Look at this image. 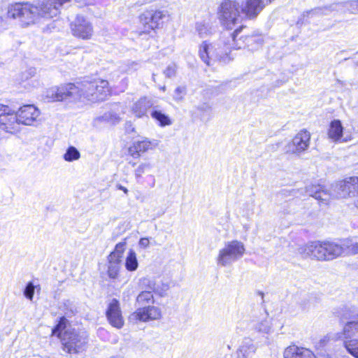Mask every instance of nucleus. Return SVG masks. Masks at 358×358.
<instances>
[{
    "label": "nucleus",
    "instance_id": "obj_34",
    "mask_svg": "<svg viewBox=\"0 0 358 358\" xmlns=\"http://www.w3.org/2000/svg\"><path fill=\"white\" fill-rule=\"evenodd\" d=\"M343 346L349 354L355 358H358V339L352 338L344 340Z\"/></svg>",
    "mask_w": 358,
    "mask_h": 358
},
{
    "label": "nucleus",
    "instance_id": "obj_42",
    "mask_svg": "<svg viewBox=\"0 0 358 358\" xmlns=\"http://www.w3.org/2000/svg\"><path fill=\"white\" fill-rule=\"evenodd\" d=\"M176 65L175 64H171L169 65L164 71V74L166 78H171L176 76Z\"/></svg>",
    "mask_w": 358,
    "mask_h": 358
},
{
    "label": "nucleus",
    "instance_id": "obj_8",
    "mask_svg": "<svg viewBox=\"0 0 358 358\" xmlns=\"http://www.w3.org/2000/svg\"><path fill=\"white\" fill-rule=\"evenodd\" d=\"M245 252V245L241 241L234 240L227 242L224 247L219 251L217 263L221 266H230L241 259Z\"/></svg>",
    "mask_w": 358,
    "mask_h": 358
},
{
    "label": "nucleus",
    "instance_id": "obj_30",
    "mask_svg": "<svg viewBox=\"0 0 358 358\" xmlns=\"http://www.w3.org/2000/svg\"><path fill=\"white\" fill-rule=\"evenodd\" d=\"M126 247L127 242L126 238H124L122 241L116 244L114 250L110 253V255L108 257V259L122 262V258L126 250Z\"/></svg>",
    "mask_w": 358,
    "mask_h": 358
},
{
    "label": "nucleus",
    "instance_id": "obj_32",
    "mask_svg": "<svg viewBox=\"0 0 358 358\" xmlns=\"http://www.w3.org/2000/svg\"><path fill=\"white\" fill-rule=\"evenodd\" d=\"M68 320L65 317H62L59 318L58 323L56 326L52 329V334L54 336H57L62 340V337L63 336L64 332L66 329L72 328L71 327H67Z\"/></svg>",
    "mask_w": 358,
    "mask_h": 358
},
{
    "label": "nucleus",
    "instance_id": "obj_46",
    "mask_svg": "<svg viewBox=\"0 0 358 358\" xmlns=\"http://www.w3.org/2000/svg\"><path fill=\"white\" fill-rule=\"evenodd\" d=\"M78 3V6L83 7L87 5L93 4L94 1V0H75Z\"/></svg>",
    "mask_w": 358,
    "mask_h": 358
},
{
    "label": "nucleus",
    "instance_id": "obj_25",
    "mask_svg": "<svg viewBox=\"0 0 358 358\" xmlns=\"http://www.w3.org/2000/svg\"><path fill=\"white\" fill-rule=\"evenodd\" d=\"M256 351V347L250 340L244 341L237 350V358H248Z\"/></svg>",
    "mask_w": 358,
    "mask_h": 358
},
{
    "label": "nucleus",
    "instance_id": "obj_29",
    "mask_svg": "<svg viewBox=\"0 0 358 358\" xmlns=\"http://www.w3.org/2000/svg\"><path fill=\"white\" fill-rule=\"evenodd\" d=\"M151 117L157 121L160 126L165 127L171 124L170 117L158 108L155 107L151 112Z\"/></svg>",
    "mask_w": 358,
    "mask_h": 358
},
{
    "label": "nucleus",
    "instance_id": "obj_41",
    "mask_svg": "<svg viewBox=\"0 0 358 358\" xmlns=\"http://www.w3.org/2000/svg\"><path fill=\"white\" fill-rule=\"evenodd\" d=\"M340 3H338L339 5ZM345 7H347L351 13H357L358 12V0L351 1L342 3Z\"/></svg>",
    "mask_w": 358,
    "mask_h": 358
},
{
    "label": "nucleus",
    "instance_id": "obj_10",
    "mask_svg": "<svg viewBox=\"0 0 358 358\" xmlns=\"http://www.w3.org/2000/svg\"><path fill=\"white\" fill-rule=\"evenodd\" d=\"M334 191V196L337 199L357 197L354 204L358 208V177H348L337 182Z\"/></svg>",
    "mask_w": 358,
    "mask_h": 358
},
{
    "label": "nucleus",
    "instance_id": "obj_33",
    "mask_svg": "<svg viewBox=\"0 0 358 358\" xmlns=\"http://www.w3.org/2000/svg\"><path fill=\"white\" fill-rule=\"evenodd\" d=\"M138 266L136 252L129 250L125 261V267L129 271H134Z\"/></svg>",
    "mask_w": 358,
    "mask_h": 358
},
{
    "label": "nucleus",
    "instance_id": "obj_16",
    "mask_svg": "<svg viewBox=\"0 0 358 358\" xmlns=\"http://www.w3.org/2000/svg\"><path fill=\"white\" fill-rule=\"evenodd\" d=\"M106 315L109 323L117 329H121L124 325V320L122 315L120 302L116 299H113L108 306Z\"/></svg>",
    "mask_w": 358,
    "mask_h": 358
},
{
    "label": "nucleus",
    "instance_id": "obj_54",
    "mask_svg": "<svg viewBox=\"0 0 358 358\" xmlns=\"http://www.w3.org/2000/svg\"><path fill=\"white\" fill-rule=\"evenodd\" d=\"M308 308H309V307H306V306L302 307L303 310H306V309H308Z\"/></svg>",
    "mask_w": 358,
    "mask_h": 358
},
{
    "label": "nucleus",
    "instance_id": "obj_4",
    "mask_svg": "<svg viewBox=\"0 0 358 358\" xmlns=\"http://www.w3.org/2000/svg\"><path fill=\"white\" fill-rule=\"evenodd\" d=\"M237 32L225 31L222 34L220 41L211 45L206 41L203 42L199 48V56L201 60L210 66L212 61H217L227 64L233 59L231 54L234 49V43Z\"/></svg>",
    "mask_w": 358,
    "mask_h": 358
},
{
    "label": "nucleus",
    "instance_id": "obj_28",
    "mask_svg": "<svg viewBox=\"0 0 358 358\" xmlns=\"http://www.w3.org/2000/svg\"><path fill=\"white\" fill-rule=\"evenodd\" d=\"M338 6V3H333L329 6H326L324 7H317L313 9H311L310 10H307L303 12V17H308L309 15L314 16V15H327L328 12H331L333 10H336V6Z\"/></svg>",
    "mask_w": 358,
    "mask_h": 358
},
{
    "label": "nucleus",
    "instance_id": "obj_49",
    "mask_svg": "<svg viewBox=\"0 0 358 358\" xmlns=\"http://www.w3.org/2000/svg\"><path fill=\"white\" fill-rule=\"evenodd\" d=\"M116 187L117 189H120V190H122L124 192V194H128V189L127 188H126L125 187L122 186V185L120 184H117L116 185Z\"/></svg>",
    "mask_w": 358,
    "mask_h": 358
},
{
    "label": "nucleus",
    "instance_id": "obj_23",
    "mask_svg": "<svg viewBox=\"0 0 358 358\" xmlns=\"http://www.w3.org/2000/svg\"><path fill=\"white\" fill-rule=\"evenodd\" d=\"M358 333V320L354 322H346L345 324L343 331L338 334V337L336 339L348 340L355 338V334ZM334 340V338H332Z\"/></svg>",
    "mask_w": 358,
    "mask_h": 358
},
{
    "label": "nucleus",
    "instance_id": "obj_47",
    "mask_svg": "<svg viewBox=\"0 0 358 358\" xmlns=\"http://www.w3.org/2000/svg\"><path fill=\"white\" fill-rule=\"evenodd\" d=\"M150 241L148 238H142L139 241V245L145 248H148L149 245Z\"/></svg>",
    "mask_w": 358,
    "mask_h": 358
},
{
    "label": "nucleus",
    "instance_id": "obj_38",
    "mask_svg": "<svg viewBox=\"0 0 358 358\" xmlns=\"http://www.w3.org/2000/svg\"><path fill=\"white\" fill-rule=\"evenodd\" d=\"M152 168V166L149 162H144L139 164L134 171V176L136 179H140L143 173L150 171Z\"/></svg>",
    "mask_w": 358,
    "mask_h": 358
},
{
    "label": "nucleus",
    "instance_id": "obj_53",
    "mask_svg": "<svg viewBox=\"0 0 358 358\" xmlns=\"http://www.w3.org/2000/svg\"><path fill=\"white\" fill-rule=\"evenodd\" d=\"M265 1H266V3L268 4V3H271L272 1H273L274 0H265Z\"/></svg>",
    "mask_w": 358,
    "mask_h": 358
},
{
    "label": "nucleus",
    "instance_id": "obj_13",
    "mask_svg": "<svg viewBox=\"0 0 358 358\" xmlns=\"http://www.w3.org/2000/svg\"><path fill=\"white\" fill-rule=\"evenodd\" d=\"M72 34L84 40L90 39L93 34L92 24L83 16L77 15L71 23Z\"/></svg>",
    "mask_w": 358,
    "mask_h": 358
},
{
    "label": "nucleus",
    "instance_id": "obj_5",
    "mask_svg": "<svg viewBox=\"0 0 358 358\" xmlns=\"http://www.w3.org/2000/svg\"><path fill=\"white\" fill-rule=\"evenodd\" d=\"M154 296L151 291H142L136 296V304L138 306L135 312L129 316L133 321L148 322L158 320L161 317V310L154 306H146L154 303Z\"/></svg>",
    "mask_w": 358,
    "mask_h": 358
},
{
    "label": "nucleus",
    "instance_id": "obj_9",
    "mask_svg": "<svg viewBox=\"0 0 358 358\" xmlns=\"http://www.w3.org/2000/svg\"><path fill=\"white\" fill-rule=\"evenodd\" d=\"M244 27L240 26L233 32H237L234 40V49L248 48L249 50H257L262 47L264 38L262 34L257 31L243 34Z\"/></svg>",
    "mask_w": 358,
    "mask_h": 358
},
{
    "label": "nucleus",
    "instance_id": "obj_19",
    "mask_svg": "<svg viewBox=\"0 0 358 358\" xmlns=\"http://www.w3.org/2000/svg\"><path fill=\"white\" fill-rule=\"evenodd\" d=\"M336 185H332L331 192L327 190L324 186L321 185H310L306 187V193L317 200L322 201H328L331 198H336L334 196V187Z\"/></svg>",
    "mask_w": 358,
    "mask_h": 358
},
{
    "label": "nucleus",
    "instance_id": "obj_2",
    "mask_svg": "<svg viewBox=\"0 0 358 358\" xmlns=\"http://www.w3.org/2000/svg\"><path fill=\"white\" fill-rule=\"evenodd\" d=\"M79 92L80 96L92 102L102 101L109 95L108 82L100 78L85 80L82 83L80 90L73 83H67L61 87L55 86L47 90L46 97L51 101H59L75 98Z\"/></svg>",
    "mask_w": 358,
    "mask_h": 358
},
{
    "label": "nucleus",
    "instance_id": "obj_7",
    "mask_svg": "<svg viewBox=\"0 0 358 358\" xmlns=\"http://www.w3.org/2000/svg\"><path fill=\"white\" fill-rule=\"evenodd\" d=\"M241 4L237 1L224 0L218 10L220 24L227 29H232L241 20Z\"/></svg>",
    "mask_w": 358,
    "mask_h": 358
},
{
    "label": "nucleus",
    "instance_id": "obj_31",
    "mask_svg": "<svg viewBox=\"0 0 358 358\" xmlns=\"http://www.w3.org/2000/svg\"><path fill=\"white\" fill-rule=\"evenodd\" d=\"M195 29L201 38H205L210 36L213 32L211 25L205 21L196 22Z\"/></svg>",
    "mask_w": 358,
    "mask_h": 358
},
{
    "label": "nucleus",
    "instance_id": "obj_3",
    "mask_svg": "<svg viewBox=\"0 0 358 358\" xmlns=\"http://www.w3.org/2000/svg\"><path fill=\"white\" fill-rule=\"evenodd\" d=\"M303 258L318 261H331L341 256L358 253V243L345 239L340 242L312 241L298 248Z\"/></svg>",
    "mask_w": 358,
    "mask_h": 358
},
{
    "label": "nucleus",
    "instance_id": "obj_50",
    "mask_svg": "<svg viewBox=\"0 0 358 358\" xmlns=\"http://www.w3.org/2000/svg\"><path fill=\"white\" fill-rule=\"evenodd\" d=\"M257 294L261 296L262 299V303H264V294L262 291H257Z\"/></svg>",
    "mask_w": 358,
    "mask_h": 358
},
{
    "label": "nucleus",
    "instance_id": "obj_48",
    "mask_svg": "<svg viewBox=\"0 0 358 358\" xmlns=\"http://www.w3.org/2000/svg\"><path fill=\"white\" fill-rule=\"evenodd\" d=\"M55 22L53 21L51 23L48 24L45 27L43 28V30L44 32L45 31H50L52 29L55 28Z\"/></svg>",
    "mask_w": 358,
    "mask_h": 358
},
{
    "label": "nucleus",
    "instance_id": "obj_35",
    "mask_svg": "<svg viewBox=\"0 0 358 358\" xmlns=\"http://www.w3.org/2000/svg\"><path fill=\"white\" fill-rule=\"evenodd\" d=\"M121 262L108 259V275L110 278L115 279L118 276Z\"/></svg>",
    "mask_w": 358,
    "mask_h": 358
},
{
    "label": "nucleus",
    "instance_id": "obj_15",
    "mask_svg": "<svg viewBox=\"0 0 358 358\" xmlns=\"http://www.w3.org/2000/svg\"><path fill=\"white\" fill-rule=\"evenodd\" d=\"M268 316V314L265 309L259 316L253 314L249 324L250 329L259 334H269L272 331V326Z\"/></svg>",
    "mask_w": 358,
    "mask_h": 358
},
{
    "label": "nucleus",
    "instance_id": "obj_27",
    "mask_svg": "<svg viewBox=\"0 0 358 358\" xmlns=\"http://www.w3.org/2000/svg\"><path fill=\"white\" fill-rule=\"evenodd\" d=\"M338 316L347 322L358 321V308L345 306L341 309Z\"/></svg>",
    "mask_w": 358,
    "mask_h": 358
},
{
    "label": "nucleus",
    "instance_id": "obj_22",
    "mask_svg": "<svg viewBox=\"0 0 358 358\" xmlns=\"http://www.w3.org/2000/svg\"><path fill=\"white\" fill-rule=\"evenodd\" d=\"M140 285L145 291H151V293H155L159 296H163L167 290L168 286L164 285L162 282H157L155 279L150 278H143L140 280Z\"/></svg>",
    "mask_w": 358,
    "mask_h": 358
},
{
    "label": "nucleus",
    "instance_id": "obj_45",
    "mask_svg": "<svg viewBox=\"0 0 358 358\" xmlns=\"http://www.w3.org/2000/svg\"><path fill=\"white\" fill-rule=\"evenodd\" d=\"M35 73L34 69H29L27 71H25L22 73V80H28L29 78L32 77Z\"/></svg>",
    "mask_w": 358,
    "mask_h": 358
},
{
    "label": "nucleus",
    "instance_id": "obj_51",
    "mask_svg": "<svg viewBox=\"0 0 358 358\" xmlns=\"http://www.w3.org/2000/svg\"><path fill=\"white\" fill-rule=\"evenodd\" d=\"M74 314V310L73 308H71L70 309V313H66V315L68 316V317H70L71 315H73Z\"/></svg>",
    "mask_w": 358,
    "mask_h": 358
},
{
    "label": "nucleus",
    "instance_id": "obj_12",
    "mask_svg": "<svg viewBox=\"0 0 358 358\" xmlns=\"http://www.w3.org/2000/svg\"><path fill=\"white\" fill-rule=\"evenodd\" d=\"M165 16L166 12L163 10L145 11L140 16L141 23L143 26V30L140 33V35L149 34L151 31L158 28Z\"/></svg>",
    "mask_w": 358,
    "mask_h": 358
},
{
    "label": "nucleus",
    "instance_id": "obj_43",
    "mask_svg": "<svg viewBox=\"0 0 358 358\" xmlns=\"http://www.w3.org/2000/svg\"><path fill=\"white\" fill-rule=\"evenodd\" d=\"M330 341L331 337L329 336H324L316 343V347L318 349H323L327 346Z\"/></svg>",
    "mask_w": 358,
    "mask_h": 358
},
{
    "label": "nucleus",
    "instance_id": "obj_6",
    "mask_svg": "<svg viewBox=\"0 0 358 358\" xmlns=\"http://www.w3.org/2000/svg\"><path fill=\"white\" fill-rule=\"evenodd\" d=\"M88 342V334L85 331L69 328L62 337L63 350L68 353H79L84 351Z\"/></svg>",
    "mask_w": 358,
    "mask_h": 358
},
{
    "label": "nucleus",
    "instance_id": "obj_40",
    "mask_svg": "<svg viewBox=\"0 0 358 358\" xmlns=\"http://www.w3.org/2000/svg\"><path fill=\"white\" fill-rule=\"evenodd\" d=\"M37 286H35L32 282H29L24 289V296L29 300H32L34 294L35 289Z\"/></svg>",
    "mask_w": 358,
    "mask_h": 358
},
{
    "label": "nucleus",
    "instance_id": "obj_17",
    "mask_svg": "<svg viewBox=\"0 0 358 358\" xmlns=\"http://www.w3.org/2000/svg\"><path fill=\"white\" fill-rule=\"evenodd\" d=\"M16 114L20 125H31L39 116L40 112L34 105H25L20 107Z\"/></svg>",
    "mask_w": 358,
    "mask_h": 358
},
{
    "label": "nucleus",
    "instance_id": "obj_56",
    "mask_svg": "<svg viewBox=\"0 0 358 358\" xmlns=\"http://www.w3.org/2000/svg\"><path fill=\"white\" fill-rule=\"evenodd\" d=\"M162 90L163 91H165V90H166V87H165V86H163V87H162Z\"/></svg>",
    "mask_w": 358,
    "mask_h": 358
},
{
    "label": "nucleus",
    "instance_id": "obj_1",
    "mask_svg": "<svg viewBox=\"0 0 358 358\" xmlns=\"http://www.w3.org/2000/svg\"><path fill=\"white\" fill-rule=\"evenodd\" d=\"M71 0H41L36 3L17 2L8 8L7 17L17 20L26 27L39 22L41 18H52L60 12V8Z\"/></svg>",
    "mask_w": 358,
    "mask_h": 358
},
{
    "label": "nucleus",
    "instance_id": "obj_18",
    "mask_svg": "<svg viewBox=\"0 0 358 358\" xmlns=\"http://www.w3.org/2000/svg\"><path fill=\"white\" fill-rule=\"evenodd\" d=\"M264 0H245L241 5V12L249 19H254L266 6Z\"/></svg>",
    "mask_w": 358,
    "mask_h": 358
},
{
    "label": "nucleus",
    "instance_id": "obj_52",
    "mask_svg": "<svg viewBox=\"0 0 358 358\" xmlns=\"http://www.w3.org/2000/svg\"><path fill=\"white\" fill-rule=\"evenodd\" d=\"M129 164H131L133 167L135 166L136 165V162H129Z\"/></svg>",
    "mask_w": 358,
    "mask_h": 358
},
{
    "label": "nucleus",
    "instance_id": "obj_26",
    "mask_svg": "<svg viewBox=\"0 0 358 358\" xmlns=\"http://www.w3.org/2000/svg\"><path fill=\"white\" fill-rule=\"evenodd\" d=\"M151 106V103L145 97L141 98L134 103L132 112L138 117H142L146 114L148 109Z\"/></svg>",
    "mask_w": 358,
    "mask_h": 358
},
{
    "label": "nucleus",
    "instance_id": "obj_36",
    "mask_svg": "<svg viewBox=\"0 0 358 358\" xmlns=\"http://www.w3.org/2000/svg\"><path fill=\"white\" fill-rule=\"evenodd\" d=\"M98 120L101 122H106L112 124H115L120 122V118L117 113L113 111H108L99 117Z\"/></svg>",
    "mask_w": 358,
    "mask_h": 358
},
{
    "label": "nucleus",
    "instance_id": "obj_21",
    "mask_svg": "<svg viewBox=\"0 0 358 358\" xmlns=\"http://www.w3.org/2000/svg\"><path fill=\"white\" fill-rule=\"evenodd\" d=\"M284 358H316L315 354L308 348H300L295 345L285 348Z\"/></svg>",
    "mask_w": 358,
    "mask_h": 358
},
{
    "label": "nucleus",
    "instance_id": "obj_11",
    "mask_svg": "<svg viewBox=\"0 0 358 358\" xmlns=\"http://www.w3.org/2000/svg\"><path fill=\"white\" fill-rule=\"evenodd\" d=\"M0 129L12 134L20 130L16 113L3 104H0Z\"/></svg>",
    "mask_w": 358,
    "mask_h": 358
},
{
    "label": "nucleus",
    "instance_id": "obj_37",
    "mask_svg": "<svg viewBox=\"0 0 358 358\" xmlns=\"http://www.w3.org/2000/svg\"><path fill=\"white\" fill-rule=\"evenodd\" d=\"M80 157V152L74 146H70L64 155V159L66 162H73Z\"/></svg>",
    "mask_w": 358,
    "mask_h": 358
},
{
    "label": "nucleus",
    "instance_id": "obj_44",
    "mask_svg": "<svg viewBox=\"0 0 358 358\" xmlns=\"http://www.w3.org/2000/svg\"><path fill=\"white\" fill-rule=\"evenodd\" d=\"M197 109L201 113H209L211 111V106L208 103H203L197 107Z\"/></svg>",
    "mask_w": 358,
    "mask_h": 358
},
{
    "label": "nucleus",
    "instance_id": "obj_14",
    "mask_svg": "<svg viewBox=\"0 0 358 358\" xmlns=\"http://www.w3.org/2000/svg\"><path fill=\"white\" fill-rule=\"evenodd\" d=\"M310 134L306 130L299 132L286 146V152L301 153L306 150L310 143Z\"/></svg>",
    "mask_w": 358,
    "mask_h": 358
},
{
    "label": "nucleus",
    "instance_id": "obj_39",
    "mask_svg": "<svg viewBox=\"0 0 358 358\" xmlns=\"http://www.w3.org/2000/svg\"><path fill=\"white\" fill-rule=\"evenodd\" d=\"M186 93V87L185 86H179L174 90L173 99L176 101H180L184 99Z\"/></svg>",
    "mask_w": 358,
    "mask_h": 358
},
{
    "label": "nucleus",
    "instance_id": "obj_24",
    "mask_svg": "<svg viewBox=\"0 0 358 358\" xmlns=\"http://www.w3.org/2000/svg\"><path fill=\"white\" fill-rule=\"evenodd\" d=\"M343 132V127L340 120H334L331 122L328 130V136L329 138L334 142H338L341 139Z\"/></svg>",
    "mask_w": 358,
    "mask_h": 358
},
{
    "label": "nucleus",
    "instance_id": "obj_57",
    "mask_svg": "<svg viewBox=\"0 0 358 358\" xmlns=\"http://www.w3.org/2000/svg\"><path fill=\"white\" fill-rule=\"evenodd\" d=\"M152 78H153V80L155 81V74H152Z\"/></svg>",
    "mask_w": 358,
    "mask_h": 358
},
{
    "label": "nucleus",
    "instance_id": "obj_20",
    "mask_svg": "<svg viewBox=\"0 0 358 358\" xmlns=\"http://www.w3.org/2000/svg\"><path fill=\"white\" fill-rule=\"evenodd\" d=\"M157 144L148 138H145L141 141H134L128 148V153L134 159H138L141 154L145 153L149 150H152Z\"/></svg>",
    "mask_w": 358,
    "mask_h": 358
},
{
    "label": "nucleus",
    "instance_id": "obj_55",
    "mask_svg": "<svg viewBox=\"0 0 358 358\" xmlns=\"http://www.w3.org/2000/svg\"><path fill=\"white\" fill-rule=\"evenodd\" d=\"M2 22H3V19L0 17V26L1 25Z\"/></svg>",
    "mask_w": 358,
    "mask_h": 358
}]
</instances>
